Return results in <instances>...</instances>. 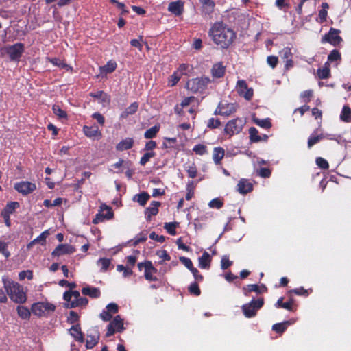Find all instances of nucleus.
I'll use <instances>...</instances> for the list:
<instances>
[{
	"label": "nucleus",
	"mask_w": 351,
	"mask_h": 351,
	"mask_svg": "<svg viewBox=\"0 0 351 351\" xmlns=\"http://www.w3.org/2000/svg\"><path fill=\"white\" fill-rule=\"evenodd\" d=\"M209 36L216 45L226 49L233 42L235 33L222 23H215L209 30Z\"/></svg>",
	"instance_id": "1"
},
{
	"label": "nucleus",
	"mask_w": 351,
	"mask_h": 351,
	"mask_svg": "<svg viewBox=\"0 0 351 351\" xmlns=\"http://www.w3.org/2000/svg\"><path fill=\"white\" fill-rule=\"evenodd\" d=\"M3 287L10 298L15 303L23 304L26 302L27 296L23 287L18 282L3 278Z\"/></svg>",
	"instance_id": "2"
},
{
	"label": "nucleus",
	"mask_w": 351,
	"mask_h": 351,
	"mask_svg": "<svg viewBox=\"0 0 351 351\" xmlns=\"http://www.w3.org/2000/svg\"><path fill=\"white\" fill-rule=\"evenodd\" d=\"M56 306L49 302H36L32 305V313L37 317H48L54 312Z\"/></svg>",
	"instance_id": "3"
},
{
	"label": "nucleus",
	"mask_w": 351,
	"mask_h": 351,
	"mask_svg": "<svg viewBox=\"0 0 351 351\" xmlns=\"http://www.w3.org/2000/svg\"><path fill=\"white\" fill-rule=\"evenodd\" d=\"M208 77H201L189 80L186 87L193 93H202L206 89L208 85L213 82Z\"/></svg>",
	"instance_id": "4"
},
{
	"label": "nucleus",
	"mask_w": 351,
	"mask_h": 351,
	"mask_svg": "<svg viewBox=\"0 0 351 351\" xmlns=\"http://www.w3.org/2000/svg\"><path fill=\"white\" fill-rule=\"evenodd\" d=\"M263 304V298H260L256 300L253 299L250 302L243 304L241 308L244 315L248 318L254 317Z\"/></svg>",
	"instance_id": "5"
},
{
	"label": "nucleus",
	"mask_w": 351,
	"mask_h": 351,
	"mask_svg": "<svg viewBox=\"0 0 351 351\" xmlns=\"http://www.w3.org/2000/svg\"><path fill=\"white\" fill-rule=\"evenodd\" d=\"M244 123V121L241 118L230 120L226 123L224 132L230 136L239 134L241 131Z\"/></svg>",
	"instance_id": "6"
},
{
	"label": "nucleus",
	"mask_w": 351,
	"mask_h": 351,
	"mask_svg": "<svg viewBox=\"0 0 351 351\" xmlns=\"http://www.w3.org/2000/svg\"><path fill=\"white\" fill-rule=\"evenodd\" d=\"M5 50L12 61L19 62L23 53L24 45L23 43H17L14 45L7 46Z\"/></svg>",
	"instance_id": "7"
},
{
	"label": "nucleus",
	"mask_w": 351,
	"mask_h": 351,
	"mask_svg": "<svg viewBox=\"0 0 351 351\" xmlns=\"http://www.w3.org/2000/svg\"><path fill=\"white\" fill-rule=\"evenodd\" d=\"M125 328L123 326V319L121 317L120 315H117L108 325L107 332L106 335L107 337H110L116 332H121Z\"/></svg>",
	"instance_id": "8"
},
{
	"label": "nucleus",
	"mask_w": 351,
	"mask_h": 351,
	"mask_svg": "<svg viewBox=\"0 0 351 351\" xmlns=\"http://www.w3.org/2000/svg\"><path fill=\"white\" fill-rule=\"evenodd\" d=\"M236 90L237 93L244 97L246 100H250L253 96V89L249 88L244 80H239L236 85Z\"/></svg>",
	"instance_id": "9"
},
{
	"label": "nucleus",
	"mask_w": 351,
	"mask_h": 351,
	"mask_svg": "<svg viewBox=\"0 0 351 351\" xmlns=\"http://www.w3.org/2000/svg\"><path fill=\"white\" fill-rule=\"evenodd\" d=\"M113 217V213L110 207L106 205H102L100 207L99 212L96 215L93 220L94 224L99 223L106 219H110Z\"/></svg>",
	"instance_id": "10"
},
{
	"label": "nucleus",
	"mask_w": 351,
	"mask_h": 351,
	"mask_svg": "<svg viewBox=\"0 0 351 351\" xmlns=\"http://www.w3.org/2000/svg\"><path fill=\"white\" fill-rule=\"evenodd\" d=\"M36 189V184L28 181H21L14 184V189L23 195L32 193Z\"/></svg>",
	"instance_id": "11"
},
{
	"label": "nucleus",
	"mask_w": 351,
	"mask_h": 351,
	"mask_svg": "<svg viewBox=\"0 0 351 351\" xmlns=\"http://www.w3.org/2000/svg\"><path fill=\"white\" fill-rule=\"evenodd\" d=\"M75 251L73 246L69 244L58 245L52 252L53 256H60L64 254H71Z\"/></svg>",
	"instance_id": "12"
},
{
	"label": "nucleus",
	"mask_w": 351,
	"mask_h": 351,
	"mask_svg": "<svg viewBox=\"0 0 351 351\" xmlns=\"http://www.w3.org/2000/svg\"><path fill=\"white\" fill-rule=\"evenodd\" d=\"M280 56L285 62L286 69H289L293 66V62L292 61L293 53H291V49L289 47H285L280 51Z\"/></svg>",
	"instance_id": "13"
},
{
	"label": "nucleus",
	"mask_w": 351,
	"mask_h": 351,
	"mask_svg": "<svg viewBox=\"0 0 351 351\" xmlns=\"http://www.w3.org/2000/svg\"><path fill=\"white\" fill-rule=\"evenodd\" d=\"M157 272L156 268L153 266L151 261H145V269L144 272V276L146 280L149 281H157L158 278L154 274Z\"/></svg>",
	"instance_id": "14"
},
{
	"label": "nucleus",
	"mask_w": 351,
	"mask_h": 351,
	"mask_svg": "<svg viewBox=\"0 0 351 351\" xmlns=\"http://www.w3.org/2000/svg\"><path fill=\"white\" fill-rule=\"evenodd\" d=\"M236 111L235 106L232 104H219L215 110V114L223 116H229Z\"/></svg>",
	"instance_id": "15"
},
{
	"label": "nucleus",
	"mask_w": 351,
	"mask_h": 351,
	"mask_svg": "<svg viewBox=\"0 0 351 351\" xmlns=\"http://www.w3.org/2000/svg\"><path fill=\"white\" fill-rule=\"evenodd\" d=\"M253 189L252 184L247 179H241L237 186V191L242 195L251 192Z\"/></svg>",
	"instance_id": "16"
},
{
	"label": "nucleus",
	"mask_w": 351,
	"mask_h": 351,
	"mask_svg": "<svg viewBox=\"0 0 351 351\" xmlns=\"http://www.w3.org/2000/svg\"><path fill=\"white\" fill-rule=\"evenodd\" d=\"M338 34V30L331 28L329 32L323 37L322 41L328 42L332 45L338 44L341 40V38Z\"/></svg>",
	"instance_id": "17"
},
{
	"label": "nucleus",
	"mask_w": 351,
	"mask_h": 351,
	"mask_svg": "<svg viewBox=\"0 0 351 351\" xmlns=\"http://www.w3.org/2000/svg\"><path fill=\"white\" fill-rule=\"evenodd\" d=\"M226 71V66L222 62H217L213 64L211 69V75L214 79H219L223 77Z\"/></svg>",
	"instance_id": "18"
},
{
	"label": "nucleus",
	"mask_w": 351,
	"mask_h": 351,
	"mask_svg": "<svg viewBox=\"0 0 351 351\" xmlns=\"http://www.w3.org/2000/svg\"><path fill=\"white\" fill-rule=\"evenodd\" d=\"M168 10L175 16H180L184 11V3L180 0L171 2L169 4Z\"/></svg>",
	"instance_id": "19"
},
{
	"label": "nucleus",
	"mask_w": 351,
	"mask_h": 351,
	"mask_svg": "<svg viewBox=\"0 0 351 351\" xmlns=\"http://www.w3.org/2000/svg\"><path fill=\"white\" fill-rule=\"evenodd\" d=\"M50 234L49 231L48 230L43 232L38 237L32 240L29 243L27 244V248L30 250L32 247L36 244H40L43 246L46 244V239Z\"/></svg>",
	"instance_id": "20"
},
{
	"label": "nucleus",
	"mask_w": 351,
	"mask_h": 351,
	"mask_svg": "<svg viewBox=\"0 0 351 351\" xmlns=\"http://www.w3.org/2000/svg\"><path fill=\"white\" fill-rule=\"evenodd\" d=\"M85 135L89 138L96 137L100 138L101 137V133L99 131L98 126H84L83 128Z\"/></svg>",
	"instance_id": "21"
},
{
	"label": "nucleus",
	"mask_w": 351,
	"mask_h": 351,
	"mask_svg": "<svg viewBox=\"0 0 351 351\" xmlns=\"http://www.w3.org/2000/svg\"><path fill=\"white\" fill-rule=\"evenodd\" d=\"M117 66V64L114 61H108L106 64L99 67L100 73L98 75V77L112 73L116 69Z\"/></svg>",
	"instance_id": "22"
},
{
	"label": "nucleus",
	"mask_w": 351,
	"mask_h": 351,
	"mask_svg": "<svg viewBox=\"0 0 351 351\" xmlns=\"http://www.w3.org/2000/svg\"><path fill=\"white\" fill-rule=\"evenodd\" d=\"M160 206V203L157 201H153L150 206L145 210L146 218L149 220L152 216L156 215L158 213V207Z\"/></svg>",
	"instance_id": "23"
},
{
	"label": "nucleus",
	"mask_w": 351,
	"mask_h": 351,
	"mask_svg": "<svg viewBox=\"0 0 351 351\" xmlns=\"http://www.w3.org/2000/svg\"><path fill=\"white\" fill-rule=\"evenodd\" d=\"M82 293L84 295H88L93 298H97L100 296V290L99 288L93 287H84L82 289Z\"/></svg>",
	"instance_id": "24"
},
{
	"label": "nucleus",
	"mask_w": 351,
	"mask_h": 351,
	"mask_svg": "<svg viewBox=\"0 0 351 351\" xmlns=\"http://www.w3.org/2000/svg\"><path fill=\"white\" fill-rule=\"evenodd\" d=\"M199 267L202 269H208L210 267L211 257L207 252H204L203 254L199 257Z\"/></svg>",
	"instance_id": "25"
},
{
	"label": "nucleus",
	"mask_w": 351,
	"mask_h": 351,
	"mask_svg": "<svg viewBox=\"0 0 351 351\" xmlns=\"http://www.w3.org/2000/svg\"><path fill=\"white\" fill-rule=\"evenodd\" d=\"M134 144V140L132 138H126L120 141L116 146L118 151H124L130 149Z\"/></svg>",
	"instance_id": "26"
},
{
	"label": "nucleus",
	"mask_w": 351,
	"mask_h": 351,
	"mask_svg": "<svg viewBox=\"0 0 351 351\" xmlns=\"http://www.w3.org/2000/svg\"><path fill=\"white\" fill-rule=\"evenodd\" d=\"M70 334L75 340L80 342L84 341L83 335L81 332L80 326L78 324L72 326L70 329Z\"/></svg>",
	"instance_id": "27"
},
{
	"label": "nucleus",
	"mask_w": 351,
	"mask_h": 351,
	"mask_svg": "<svg viewBox=\"0 0 351 351\" xmlns=\"http://www.w3.org/2000/svg\"><path fill=\"white\" fill-rule=\"evenodd\" d=\"M243 290L244 294L245 295H247V292L254 291V292H256V293H261L263 291H266L267 288L264 285H262V288L261 289V287L256 285L250 284V285H248L246 287H243Z\"/></svg>",
	"instance_id": "28"
},
{
	"label": "nucleus",
	"mask_w": 351,
	"mask_h": 351,
	"mask_svg": "<svg viewBox=\"0 0 351 351\" xmlns=\"http://www.w3.org/2000/svg\"><path fill=\"white\" fill-rule=\"evenodd\" d=\"M293 323V320L285 321L282 323H277L273 325L272 329L276 332L282 333L289 325Z\"/></svg>",
	"instance_id": "29"
},
{
	"label": "nucleus",
	"mask_w": 351,
	"mask_h": 351,
	"mask_svg": "<svg viewBox=\"0 0 351 351\" xmlns=\"http://www.w3.org/2000/svg\"><path fill=\"white\" fill-rule=\"evenodd\" d=\"M225 151L222 147H215L213 149V159L216 165L220 163L224 156Z\"/></svg>",
	"instance_id": "30"
},
{
	"label": "nucleus",
	"mask_w": 351,
	"mask_h": 351,
	"mask_svg": "<svg viewBox=\"0 0 351 351\" xmlns=\"http://www.w3.org/2000/svg\"><path fill=\"white\" fill-rule=\"evenodd\" d=\"M138 108V104L137 102H134L130 104L124 111H123L120 115L121 118L125 119L129 115L134 114Z\"/></svg>",
	"instance_id": "31"
},
{
	"label": "nucleus",
	"mask_w": 351,
	"mask_h": 351,
	"mask_svg": "<svg viewBox=\"0 0 351 351\" xmlns=\"http://www.w3.org/2000/svg\"><path fill=\"white\" fill-rule=\"evenodd\" d=\"M199 2L202 5L203 10L206 14L213 12L215 5V2L213 0H199Z\"/></svg>",
	"instance_id": "32"
},
{
	"label": "nucleus",
	"mask_w": 351,
	"mask_h": 351,
	"mask_svg": "<svg viewBox=\"0 0 351 351\" xmlns=\"http://www.w3.org/2000/svg\"><path fill=\"white\" fill-rule=\"evenodd\" d=\"M19 207V204L16 202H10L7 204L6 206L1 212V215H10L12 214L16 208Z\"/></svg>",
	"instance_id": "33"
},
{
	"label": "nucleus",
	"mask_w": 351,
	"mask_h": 351,
	"mask_svg": "<svg viewBox=\"0 0 351 351\" xmlns=\"http://www.w3.org/2000/svg\"><path fill=\"white\" fill-rule=\"evenodd\" d=\"M150 196L148 193L143 192L139 194L136 195L133 200L134 202H137L140 205L145 206L147 202L149 200Z\"/></svg>",
	"instance_id": "34"
},
{
	"label": "nucleus",
	"mask_w": 351,
	"mask_h": 351,
	"mask_svg": "<svg viewBox=\"0 0 351 351\" xmlns=\"http://www.w3.org/2000/svg\"><path fill=\"white\" fill-rule=\"evenodd\" d=\"M99 335L97 334L88 335L86 339V347L88 349L93 348L98 342Z\"/></svg>",
	"instance_id": "35"
},
{
	"label": "nucleus",
	"mask_w": 351,
	"mask_h": 351,
	"mask_svg": "<svg viewBox=\"0 0 351 351\" xmlns=\"http://www.w3.org/2000/svg\"><path fill=\"white\" fill-rule=\"evenodd\" d=\"M324 138V135L323 134H317L315 133H313L308 138V147H311L315 144L317 143L320 140Z\"/></svg>",
	"instance_id": "36"
},
{
	"label": "nucleus",
	"mask_w": 351,
	"mask_h": 351,
	"mask_svg": "<svg viewBox=\"0 0 351 351\" xmlns=\"http://www.w3.org/2000/svg\"><path fill=\"white\" fill-rule=\"evenodd\" d=\"M17 313L19 316L23 319H29L31 314L29 310L23 306H19L17 307Z\"/></svg>",
	"instance_id": "37"
},
{
	"label": "nucleus",
	"mask_w": 351,
	"mask_h": 351,
	"mask_svg": "<svg viewBox=\"0 0 351 351\" xmlns=\"http://www.w3.org/2000/svg\"><path fill=\"white\" fill-rule=\"evenodd\" d=\"M340 118L342 121L346 122L351 120V109L348 106H344L343 107Z\"/></svg>",
	"instance_id": "38"
},
{
	"label": "nucleus",
	"mask_w": 351,
	"mask_h": 351,
	"mask_svg": "<svg viewBox=\"0 0 351 351\" xmlns=\"http://www.w3.org/2000/svg\"><path fill=\"white\" fill-rule=\"evenodd\" d=\"M159 126L154 125L145 131L144 133V137L145 138H152L156 136L157 133L159 132Z\"/></svg>",
	"instance_id": "39"
},
{
	"label": "nucleus",
	"mask_w": 351,
	"mask_h": 351,
	"mask_svg": "<svg viewBox=\"0 0 351 351\" xmlns=\"http://www.w3.org/2000/svg\"><path fill=\"white\" fill-rule=\"evenodd\" d=\"M254 122L257 125H258L263 128L269 129L271 127V123L270 119L269 118H266V119H254Z\"/></svg>",
	"instance_id": "40"
},
{
	"label": "nucleus",
	"mask_w": 351,
	"mask_h": 351,
	"mask_svg": "<svg viewBox=\"0 0 351 351\" xmlns=\"http://www.w3.org/2000/svg\"><path fill=\"white\" fill-rule=\"evenodd\" d=\"M322 9L319 12V23H323L326 20L328 14L327 9L328 8V4L327 3H322Z\"/></svg>",
	"instance_id": "41"
},
{
	"label": "nucleus",
	"mask_w": 351,
	"mask_h": 351,
	"mask_svg": "<svg viewBox=\"0 0 351 351\" xmlns=\"http://www.w3.org/2000/svg\"><path fill=\"white\" fill-rule=\"evenodd\" d=\"M50 62H51L53 65L60 67V69H66V71L71 70V67L67 64L63 62L60 59L58 58H52L49 60Z\"/></svg>",
	"instance_id": "42"
},
{
	"label": "nucleus",
	"mask_w": 351,
	"mask_h": 351,
	"mask_svg": "<svg viewBox=\"0 0 351 351\" xmlns=\"http://www.w3.org/2000/svg\"><path fill=\"white\" fill-rule=\"evenodd\" d=\"M97 264L101 267V271H106L110 266V260L106 258H101L97 261Z\"/></svg>",
	"instance_id": "43"
},
{
	"label": "nucleus",
	"mask_w": 351,
	"mask_h": 351,
	"mask_svg": "<svg viewBox=\"0 0 351 351\" xmlns=\"http://www.w3.org/2000/svg\"><path fill=\"white\" fill-rule=\"evenodd\" d=\"M53 113L60 119H66L67 117L66 112L61 109L58 105H53L52 107Z\"/></svg>",
	"instance_id": "44"
},
{
	"label": "nucleus",
	"mask_w": 351,
	"mask_h": 351,
	"mask_svg": "<svg viewBox=\"0 0 351 351\" xmlns=\"http://www.w3.org/2000/svg\"><path fill=\"white\" fill-rule=\"evenodd\" d=\"M256 128L252 127L249 130L250 138L252 142H258L261 141V137L258 134Z\"/></svg>",
	"instance_id": "45"
},
{
	"label": "nucleus",
	"mask_w": 351,
	"mask_h": 351,
	"mask_svg": "<svg viewBox=\"0 0 351 351\" xmlns=\"http://www.w3.org/2000/svg\"><path fill=\"white\" fill-rule=\"evenodd\" d=\"M156 254L158 256L159 258H160L159 264H162L164 261H169L171 259L170 256L165 250H158Z\"/></svg>",
	"instance_id": "46"
},
{
	"label": "nucleus",
	"mask_w": 351,
	"mask_h": 351,
	"mask_svg": "<svg viewBox=\"0 0 351 351\" xmlns=\"http://www.w3.org/2000/svg\"><path fill=\"white\" fill-rule=\"evenodd\" d=\"M88 302V300L86 298L80 297L76 301H71V303L70 304V306L71 308H74L76 306H86Z\"/></svg>",
	"instance_id": "47"
},
{
	"label": "nucleus",
	"mask_w": 351,
	"mask_h": 351,
	"mask_svg": "<svg viewBox=\"0 0 351 351\" xmlns=\"http://www.w3.org/2000/svg\"><path fill=\"white\" fill-rule=\"evenodd\" d=\"M177 223H166L164 226V228L167 230V232L171 235L176 234V226Z\"/></svg>",
	"instance_id": "48"
},
{
	"label": "nucleus",
	"mask_w": 351,
	"mask_h": 351,
	"mask_svg": "<svg viewBox=\"0 0 351 351\" xmlns=\"http://www.w3.org/2000/svg\"><path fill=\"white\" fill-rule=\"evenodd\" d=\"M317 75L320 79H326L330 76V69L327 66H324L317 70Z\"/></svg>",
	"instance_id": "49"
},
{
	"label": "nucleus",
	"mask_w": 351,
	"mask_h": 351,
	"mask_svg": "<svg viewBox=\"0 0 351 351\" xmlns=\"http://www.w3.org/2000/svg\"><path fill=\"white\" fill-rule=\"evenodd\" d=\"M92 97L100 99L103 102L108 103L110 101L109 97L103 91H98L94 94H92Z\"/></svg>",
	"instance_id": "50"
},
{
	"label": "nucleus",
	"mask_w": 351,
	"mask_h": 351,
	"mask_svg": "<svg viewBox=\"0 0 351 351\" xmlns=\"http://www.w3.org/2000/svg\"><path fill=\"white\" fill-rule=\"evenodd\" d=\"M25 278L28 280L33 278V271L32 270H25L19 272V278L20 280H23Z\"/></svg>",
	"instance_id": "51"
},
{
	"label": "nucleus",
	"mask_w": 351,
	"mask_h": 351,
	"mask_svg": "<svg viewBox=\"0 0 351 351\" xmlns=\"http://www.w3.org/2000/svg\"><path fill=\"white\" fill-rule=\"evenodd\" d=\"M232 262L229 260V258L227 255H224L222 256L221 260V267L222 269L225 270L228 269L230 266H231Z\"/></svg>",
	"instance_id": "52"
},
{
	"label": "nucleus",
	"mask_w": 351,
	"mask_h": 351,
	"mask_svg": "<svg viewBox=\"0 0 351 351\" xmlns=\"http://www.w3.org/2000/svg\"><path fill=\"white\" fill-rule=\"evenodd\" d=\"M189 291L191 294H193L196 296L199 295L201 293L199 286L196 282H193L190 285L189 287Z\"/></svg>",
	"instance_id": "53"
},
{
	"label": "nucleus",
	"mask_w": 351,
	"mask_h": 351,
	"mask_svg": "<svg viewBox=\"0 0 351 351\" xmlns=\"http://www.w3.org/2000/svg\"><path fill=\"white\" fill-rule=\"evenodd\" d=\"M155 156V153L153 152H147L143 154V156L141 158L140 164L141 165H145L151 158Z\"/></svg>",
	"instance_id": "54"
},
{
	"label": "nucleus",
	"mask_w": 351,
	"mask_h": 351,
	"mask_svg": "<svg viewBox=\"0 0 351 351\" xmlns=\"http://www.w3.org/2000/svg\"><path fill=\"white\" fill-rule=\"evenodd\" d=\"M142 41H143V36H139L138 39L131 40L130 45L132 47L138 48L139 51H142V49H143V45L141 44Z\"/></svg>",
	"instance_id": "55"
},
{
	"label": "nucleus",
	"mask_w": 351,
	"mask_h": 351,
	"mask_svg": "<svg viewBox=\"0 0 351 351\" xmlns=\"http://www.w3.org/2000/svg\"><path fill=\"white\" fill-rule=\"evenodd\" d=\"M340 58L341 54L337 50H332L328 56V60L330 62L337 61Z\"/></svg>",
	"instance_id": "56"
},
{
	"label": "nucleus",
	"mask_w": 351,
	"mask_h": 351,
	"mask_svg": "<svg viewBox=\"0 0 351 351\" xmlns=\"http://www.w3.org/2000/svg\"><path fill=\"white\" fill-rule=\"evenodd\" d=\"M186 170L187 171L188 176L190 178H194L197 176V169L194 165H189L186 167Z\"/></svg>",
	"instance_id": "57"
},
{
	"label": "nucleus",
	"mask_w": 351,
	"mask_h": 351,
	"mask_svg": "<svg viewBox=\"0 0 351 351\" xmlns=\"http://www.w3.org/2000/svg\"><path fill=\"white\" fill-rule=\"evenodd\" d=\"M180 261L190 271L193 268H194V267L193 265V263H192V261H191L190 258H189L187 257H184V256H180Z\"/></svg>",
	"instance_id": "58"
},
{
	"label": "nucleus",
	"mask_w": 351,
	"mask_h": 351,
	"mask_svg": "<svg viewBox=\"0 0 351 351\" xmlns=\"http://www.w3.org/2000/svg\"><path fill=\"white\" fill-rule=\"evenodd\" d=\"M208 206L210 208L219 209L222 207L223 202L219 199L215 198L209 202Z\"/></svg>",
	"instance_id": "59"
},
{
	"label": "nucleus",
	"mask_w": 351,
	"mask_h": 351,
	"mask_svg": "<svg viewBox=\"0 0 351 351\" xmlns=\"http://www.w3.org/2000/svg\"><path fill=\"white\" fill-rule=\"evenodd\" d=\"M106 310L112 315L118 312L119 306L115 303H110L106 306Z\"/></svg>",
	"instance_id": "60"
},
{
	"label": "nucleus",
	"mask_w": 351,
	"mask_h": 351,
	"mask_svg": "<svg viewBox=\"0 0 351 351\" xmlns=\"http://www.w3.org/2000/svg\"><path fill=\"white\" fill-rule=\"evenodd\" d=\"M193 151L197 154L204 155L206 152V147L202 144H198L193 147Z\"/></svg>",
	"instance_id": "61"
},
{
	"label": "nucleus",
	"mask_w": 351,
	"mask_h": 351,
	"mask_svg": "<svg viewBox=\"0 0 351 351\" xmlns=\"http://www.w3.org/2000/svg\"><path fill=\"white\" fill-rule=\"evenodd\" d=\"M193 182H191L187 185V187H186L187 193H186V196H185V198H186V200L191 199V198L193 197V196L194 195L193 186Z\"/></svg>",
	"instance_id": "62"
},
{
	"label": "nucleus",
	"mask_w": 351,
	"mask_h": 351,
	"mask_svg": "<svg viewBox=\"0 0 351 351\" xmlns=\"http://www.w3.org/2000/svg\"><path fill=\"white\" fill-rule=\"evenodd\" d=\"M316 164L318 167L324 169H326L329 167L328 162L322 157L316 158Z\"/></svg>",
	"instance_id": "63"
},
{
	"label": "nucleus",
	"mask_w": 351,
	"mask_h": 351,
	"mask_svg": "<svg viewBox=\"0 0 351 351\" xmlns=\"http://www.w3.org/2000/svg\"><path fill=\"white\" fill-rule=\"evenodd\" d=\"M180 75H178L177 72H175L170 77L169 80V85L170 86H175L180 80Z\"/></svg>",
	"instance_id": "64"
}]
</instances>
